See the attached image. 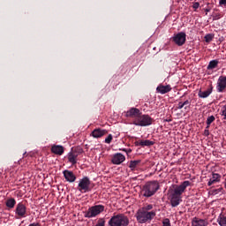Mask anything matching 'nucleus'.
I'll list each match as a JSON object with an SVG mask.
<instances>
[{"mask_svg": "<svg viewBox=\"0 0 226 226\" xmlns=\"http://www.w3.org/2000/svg\"><path fill=\"white\" fill-rule=\"evenodd\" d=\"M211 195H218V193H223V188L213 189L210 191Z\"/></svg>", "mask_w": 226, "mask_h": 226, "instance_id": "27", "label": "nucleus"}, {"mask_svg": "<svg viewBox=\"0 0 226 226\" xmlns=\"http://www.w3.org/2000/svg\"><path fill=\"white\" fill-rule=\"evenodd\" d=\"M103 135H107V130L105 129H94L92 132V137H94V139H100L101 137H103Z\"/></svg>", "mask_w": 226, "mask_h": 226, "instance_id": "15", "label": "nucleus"}, {"mask_svg": "<svg viewBox=\"0 0 226 226\" xmlns=\"http://www.w3.org/2000/svg\"><path fill=\"white\" fill-rule=\"evenodd\" d=\"M16 204H17V201L13 198L7 200L5 202V205L7 207H9V209H13Z\"/></svg>", "mask_w": 226, "mask_h": 226, "instance_id": "23", "label": "nucleus"}, {"mask_svg": "<svg viewBox=\"0 0 226 226\" xmlns=\"http://www.w3.org/2000/svg\"><path fill=\"white\" fill-rule=\"evenodd\" d=\"M200 6V4L199 2H195L193 4H192V8L194 10H199V7Z\"/></svg>", "mask_w": 226, "mask_h": 226, "instance_id": "34", "label": "nucleus"}, {"mask_svg": "<svg viewBox=\"0 0 226 226\" xmlns=\"http://www.w3.org/2000/svg\"><path fill=\"white\" fill-rule=\"evenodd\" d=\"M215 121V116H210L207 118V128H209L211 126V123Z\"/></svg>", "mask_w": 226, "mask_h": 226, "instance_id": "28", "label": "nucleus"}, {"mask_svg": "<svg viewBox=\"0 0 226 226\" xmlns=\"http://www.w3.org/2000/svg\"><path fill=\"white\" fill-rule=\"evenodd\" d=\"M63 174L68 183H75L77 177L72 173V171L65 170Z\"/></svg>", "mask_w": 226, "mask_h": 226, "instance_id": "13", "label": "nucleus"}, {"mask_svg": "<svg viewBox=\"0 0 226 226\" xmlns=\"http://www.w3.org/2000/svg\"><path fill=\"white\" fill-rule=\"evenodd\" d=\"M112 134H109V136L105 139V143L106 144H110L112 142Z\"/></svg>", "mask_w": 226, "mask_h": 226, "instance_id": "32", "label": "nucleus"}, {"mask_svg": "<svg viewBox=\"0 0 226 226\" xmlns=\"http://www.w3.org/2000/svg\"><path fill=\"white\" fill-rule=\"evenodd\" d=\"M158 190H160V184H158L156 181H150L143 185L141 193L143 197L149 199V197H153V195H154Z\"/></svg>", "mask_w": 226, "mask_h": 226, "instance_id": "2", "label": "nucleus"}, {"mask_svg": "<svg viewBox=\"0 0 226 226\" xmlns=\"http://www.w3.org/2000/svg\"><path fill=\"white\" fill-rule=\"evenodd\" d=\"M220 114L221 116H222L223 119L226 121V104L222 107Z\"/></svg>", "mask_w": 226, "mask_h": 226, "instance_id": "29", "label": "nucleus"}, {"mask_svg": "<svg viewBox=\"0 0 226 226\" xmlns=\"http://www.w3.org/2000/svg\"><path fill=\"white\" fill-rule=\"evenodd\" d=\"M204 135H205V137H209V130H207V129L204 131Z\"/></svg>", "mask_w": 226, "mask_h": 226, "instance_id": "36", "label": "nucleus"}, {"mask_svg": "<svg viewBox=\"0 0 226 226\" xmlns=\"http://www.w3.org/2000/svg\"><path fill=\"white\" fill-rule=\"evenodd\" d=\"M138 145L141 146V147H149L151 146L154 145V141L149 140V139H143L139 141Z\"/></svg>", "mask_w": 226, "mask_h": 226, "instance_id": "21", "label": "nucleus"}, {"mask_svg": "<svg viewBox=\"0 0 226 226\" xmlns=\"http://www.w3.org/2000/svg\"><path fill=\"white\" fill-rule=\"evenodd\" d=\"M105 211V206L103 205H95L87 209L85 212V218H95L98 215H102Z\"/></svg>", "mask_w": 226, "mask_h": 226, "instance_id": "6", "label": "nucleus"}, {"mask_svg": "<svg viewBox=\"0 0 226 226\" xmlns=\"http://www.w3.org/2000/svg\"><path fill=\"white\" fill-rule=\"evenodd\" d=\"M213 34H208L205 36V41H207V43H209V41H213Z\"/></svg>", "mask_w": 226, "mask_h": 226, "instance_id": "31", "label": "nucleus"}, {"mask_svg": "<svg viewBox=\"0 0 226 226\" xmlns=\"http://www.w3.org/2000/svg\"><path fill=\"white\" fill-rule=\"evenodd\" d=\"M162 226H170V220L166 218L162 221Z\"/></svg>", "mask_w": 226, "mask_h": 226, "instance_id": "33", "label": "nucleus"}, {"mask_svg": "<svg viewBox=\"0 0 226 226\" xmlns=\"http://www.w3.org/2000/svg\"><path fill=\"white\" fill-rule=\"evenodd\" d=\"M226 88V76H221L217 81V92L223 93V90Z\"/></svg>", "mask_w": 226, "mask_h": 226, "instance_id": "11", "label": "nucleus"}, {"mask_svg": "<svg viewBox=\"0 0 226 226\" xmlns=\"http://www.w3.org/2000/svg\"><path fill=\"white\" fill-rule=\"evenodd\" d=\"M120 151H124V153H126L127 149L126 148H123V149H120Z\"/></svg>", "mask_w": 226, "mask_h": 226, "instance_id": "40", "label": "nucleus"}, {"mask_svg": "<svg viewBox=\"0 0 226 226\" xmlns=\"http://www.w3.org/2000/svg\"><path fill=\"white\" fill-rule=\"evenodd\" d=\"M207 221L194 217L192 221V226H207Z\"/></svg>", "mask_w": 226, "mask_h": 226, "instance_id": "16", "label": "nucleus"}, {"mask_svg": "<svg viewBox=\"0 0 226 226\" xmlns=\"http://www.w3.org/2000/svg\"><path fill=\"white\" fill-rule=\"evenodd\" d=\"M205 11H207V13H209V11H211V9H206Z\"/></svg>", "mask_w": 226, "mask_h": 226, "instance_id": "39", "label": "nucleus"}, {"mask_svg": "<svg viewBox=\"0 0 226 226\" xmlns=\"http://www.w3.org/2000/svg\"><path fill=\"white\" fill-rule=\"evenodd\" d=\"M220 179H222V176L218 173H213L212 177L209 179L207 185L211 186L215 185V183H220Z\"/></svg>", "mask_w": 226, "mask_h": 226, "instance_id": "17", "label": "nucleus"}, {"mask_svg": "<svg viewBox=\"0 0 226 226\" xmlns=\"http://www.w3.org/2000/svg\"><path fill=\"white\" fill-rule=\"evenodd\" d=\"M173 41L178 47H183V44L186 43V34L185 32H179L173 36Z\"/></svg>", "mask_w": 226, "mask_h": 226, "instance_id": "8", "label": "nucleus"}, {"mask_svg": "<svg viewBox=\"0 0 226 226\" xmlns=\"http://www.w3.org/2000/svg\"><path fill=\"white\" fill-rule=\"evenodd\" d=\"M77 154H73V152H70L68 154V162L72 163V165H75L77 163Z\"/></svg>", "mask_w": 226, "mask_h": 226, "instance_id": "22", "label": "nucleus"}, {"mask_svg": "<svg viewBox=\"0 0 226 226\" xmlns=\"http://www.w3.org/2000/svg\"><path fill=\"white\" fill-rule=\"evenodd\" d=\"M29 226H40V223H31Z\"/></svg>", "mask_w": 226, "mask_h": 226, "instance_id": "37", "label": "nucleus"}, {"mask_svg": "<svg viewBox=\"0 0 226 226\" xmlns=\"http://www.w3.org/2000/svg\"><path fill=\"white\" fill-rule=\"evenodd\" d=\"M217 222L220 226H226V216L221 214L217 218Z\"/></svg>", "mask_w": 226, "mask_h": 226, "instance_id": "26", "label": "nucleus"}, {"mask_svg": "<svg viewBox=\"0 0 226 226\" xmlns=\"http://www.w3.org/2000/svg\"><path fill=\"white\" fill-rule=\"evenodd\" d=\"M190 186V181H184L180 185H177L170 193V203L172 207H177V205L181 203V195L185 192V190Z\"/></svg>", "mask_w": 226, "mask_h": 226, "instance_id": "1", "label": "nucleus"}, {"mask_svg": "<svg viewBox=\"0 0 226 226\" xmlns=\"http://www.w3.org/2000/svg\"><path fill=\"white\" fill-rule=\"evenodd\" d=\"M125 153H127V154H130V153H132V149H128V150H126V152Z\"/></svg>", "mask_w": 226, "mask_h": 226, "instance_id": "38", "label": "nucleus"}, {"mask_svg": "<svg viewBox=\"0 0 226 226\" xmlns=\"http://www.w3.org/2000/svg\"><path fill=\"white\" fill-rule=\"evenodd\" d=\"M142 211H145L147 213H149V211H151V209H153V205H147L143 207L140 208Z\"/></svg>", "mask_w": 226, "mask_h": 226, "instance_id": "30", "label": "nucleus"}, {"mask_svg": "<svg viewBox=\"0 0 226 226\" xmlns=\"http://www.w3.org/2000/svg\"><path fill=\"white\" fill-rule=\"evenodd\" d=\"M211 93H213V87H208L205 91L200 90L198 93V96L200 98H207L211 94Z\"/></svg>", "mask_w": 226, "mask_h": 226, "instance_id": "18", "label": "nucleus"}, {"mask_svg": "<svg viewBox=\"0 0 226 226\" xmlns=\"http://www.w3.org/2000/svg\"><path fill=\"white\" fill-rule=\"evenodd\" d=\"M140 114H142V112H140V109L137 108H131L125 112V117H135V119H137V117H139Z\"/></svg>", "mask_w": 226, "mask_h": 226, "instance_id": "12", "label": "nucleus"}, {"mask_svg": "<svg viewBox=\"0 0 226 226\" xmlns=\"http://www.w3.org/2000/svg\"><path fill=\"white\" fill-rule=\"evenodd\" d=\"M190 105H192V102H190V100H185L184 102H179L177 109H178V110H181V109L185 108V110H187L188 109H190Z\"/></svg>", "mask_w": 226, "mask_h": 226, "instance_id": "19", "label": "nucleus"}, {"mask_svg": "<svg viewBox=\"0 0 226 226\" xmlns=\"http://www.w3.org/2000/svg\"><path fill=\"white\" fill-rule=\"evenodd\" d=\"M51 151L52 153H54V154H58L59 156H61V154H63V153H64V147H63V146H53L51 147Z\"/></svg>", "mask_w": 226, "mask_h": 226, "instance_id": "20", "label": "nucleus"}, {"mask_svg": "<svg viewBox=\"0 0 226 226\" xmlns=\"http://www.w3.org/2000/svg\"><path fill=\"white\" fill-rule=\"evenodd\" d=\"M109 226H128L130 225V219L124 214H117L113 215L108 222Z\"/></svg>", "mask_w": 226, "mask_h": 226, "instance_id": "3", "label": "nucleus"}, {"mask_svg": "<svg viewBox=\"0 0 226 226\" xmlns=\"http://www.w3.org/2000/svg\"><path fill=\"white\" fill-rule=\"evenodd\" d=\"M155 216L156 212H146L140 208L136 213V220L139 223H147V222H151V220H153V218H154Z\"/></svg>", "mask_w": 226, "mask_h": 226, "instance_id": "4", "label": "nucleus"}, {"mask_svg": "<svg viewBox=\"0 0 226 226\" xmlns=\"http://www.w3.org/2000/svg\"><path fill=\"white\" fill-rule=\"evenodd\" d=\"M27 214V207L23 203H18L15 209V215L19 218H26V215Z\"/></svg>", "mask_w": 226, "mask_h": 226, "instance_id": "9", "label": "nucleus"}, {"mask_svg": "<svg viewBox=\"0 0 226 226\" xmlns=\"http://www.w3.org/2000/svg\"><path fill=\"white\" fill-rule=\"evenodd\" d=\"M220 6H226V0H219Z\"/></svg>", "mask_w": 226, "mask_h": 226, "instance_id": "35", "label": "nucleus"}, {"mask_svg": "<svg viewBox=\"0 0 226 226\" xmlns=\"http://www.w3.org/2000/svg\"><path fill=\"white\" fill-rule=\"evenodd\" d=\"M156 91L157 93H160V94H167V93H170V91H172V87H170V85H159L156 87Z\"/></svg>", "mask_w": 226, "mask_h": 226, "instance_id": "14", "label": "nucleus"}, {"mask_svg": "<svg viewBox=\"0 0 226 226\" xmlns=\"http://www.w3.org/2000/svg\"><path fill=\"white\" fill-rule=\"evenodd\" d=\"M124 160H126V157L123 154L117 153V154H113L111 162L113 163V165H121V163H123V162H124Z\"/></svg>", "mask_w": 226, "mask_h": 226, "instance_id": "10", "label": "nucleus"}, {"mask_svg": "<svg viewBox=\"0 0 226 226\" xmlns=\"http://www.w3.org/2000/svg\"><path fill=\"white\" fill-rule=\"evenodd\" d=\"M78 190L81 193H87V192H91V190H93L89 177H84L83 178L79 179Z\"/></svg>", "mask_w": 226, "mask_h": 226, "instance_id": "7", "label": "nucleus"}, {"mask_svg": "<svg viewBox=\"0 0 226 226\" xmlns=\"http://www.w3.org/2000/svg\"><path fill=\"white\" fill-rule=\"evenodd\" d=\"M220 62L218 60H211L207 67V70H215V68H218V64Z\"/></svg>", "mask_w": 226, "mask_h": 226, "instance_id": "24", "label": "nucleus"}, {"mask_svg": "<svg viewBox=\"0 0 226 226\" xmlns=\"http://www.w3.org/2000/svg\"><path fill=\"white\" fill-rule=\"evenodd\" d=\"M134 126H151L153 124V118L149 115H139L132 122Z\"/></svg>", "mask_w": 226, "mask_h": 226, "instance_id": "5", "label": "nucleus"}, {"mask_svg": "<svg viewBox=\"0 0 226 226\" xmlns=\"http://www.w3.org/2000/svg\"><path fill=\"white\" fill-rule=\"evenodd\" d=\"M138 165H140V160L131 161L129 164V169H131V170H135Z\"/></svg>", "mask_w": 226, "mask_h": 226, "instance_id": "25", "label": "nucleus"}]
</instances>
